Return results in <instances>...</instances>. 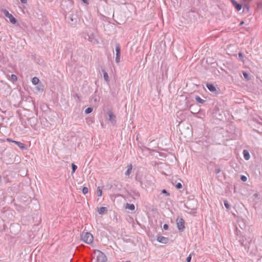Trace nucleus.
I'll list each match as a JSON object with an SVG mask.
<instances>
[{"label":"nucleus","instance_id":"1a4fd4ad","mask_svg":"<svg viewBox=\"0 0 262 262\" xmlns=\"http://www.w3.org/2000/svg\"><path fill=\"white\" fill-rule=\"evenodd\" d=\"M157 240L159 242V243H162V244H167L168 242V238L167 237H164V236H161V235H158L157 236Z\"/></svg>","mask_w":262,"mask_h":262},{"label":"nucleus","instance_id":"f8f14e48","mask_svg":"<svg viewBox=\"0 0 262 262\" xmlns=\"http://www.w3.org/2000/svg\"><path fill=\"white\" fill-rule=\"evenodd\" d=\"M15 144H16L21 149L25 150L27 149L25 144L20 142L15 141Z\"/></svg>","mask_w":262,"mask_h":262},{"label":"nucleus","instance_id":"ea45409f","mask_svg":"<svg viewBox=\"0 0 262 262\" xmlns=\"http://www.w3.org/2000/svg\"><path fill=\"white\" fill-rule=\"evenodd\" d=\"M140 184L142 185V182L141 181H139Z\"/></svg>","mask_w":262,"mask_h":262},{"label":"nucleus","instance_id":"e433bc0d","mask_svg":"<svg viewBox=\"0 0 262 262\" xmlns=\"http://www.w3.org/2000/svg\"><path fill=\"white\" fill-rule=\"evenodd\" d=\"M244 23H245L244 21H241V23H239V26H241L243 25V24H244Z\"/></svg>","mask_w":262,"mask_h":262},{"label":"nucleus","instance_id":"6e6552de","mask_svg":"<svg viewBox=\"0 0 262 262\" xmlns=\"http://www.w3.org/2000/svg\"><path fill=\"white\" fill-rule=\"evenodd\" d=\"M206 86L211 92H212L215 94L217 93V91L214 84L212 83H207Z\"/></svg>","mask_w":262,"mask_h":262},{"label":"nucleus","instance_id":"f03ea898","mask_svg":"<svg viewBox=\"0 0 262 262\" xmlns=\"http://www.w3.org/2000/svg\"><path fill=\"white\" fill-rule=\"evenodd\" d=\"M1 11L3 13L4 15L7 17V18H8L10 20V21L13 24H15L17 22V20L16 19H15V17H13V16L9 13V12L6 9H2Z\"/></svg>","mask_w":262,"mask_h":262},{"label":"nucleus","instance_id":"2eb2a0df","mask_svg":"<svg viewBox=\"0 0 262 262\" xmlns=\"http://www.w3.org/2000/svg\"><path fill=\"white\" fill-rule=\"evenodd\" d=\"M243 155H244V157L245 160H248L250 159V156L249 152H248V150H247L246 149L244 150Z\"/></svg>","mask_w":262,"mask_h":262},{"label":"nucleus","instance_id":"cd10ccee","mask_svg":"<svg viewBox=\"0 0 262 262\" xmlns=\"http://www.w3.org/2000/svg\"><path fill=\"white\" fill-rule=\"evenodd\" d=\"M240 179L243 182H246L247 180V177L244 175H241Z\"/></svg>","mask_w":262,"mask_h":262},{"label":"nucleus","instance_id":"9d476101","mask_svg":"<svg viewBox=\"0 0 262 262\" xmlns=\"http://www.w3.org/2000/svg\"><path fill=\"white\" fill-rule=\"evenodd\" d=\"M230 1L237 11L242 9V5L241 4L237 3L235 0H230Z\"/></svg>","mask_w":262,"mask_h":262},{"label":"nucleus","instance_id":"6ab92c4d","mask_svg":"<svg viewBox=\"0 0 262 262\" xmlns=\"http://www.w3.org/2000/svg\"><path fill=\"white\" fill-rule=\"evenodd\" d=\"M195 99L196 101L199 103L203 104L205 102V100L202 99L201 97H200L198 96H195Z\"/></svg>","mask_w":262,"mask_h":262},{"label":"nucleus","instance_id":"72a5a7b5","mask_svg":"<svg viewBox=\"0 0 262 262\" xmlns=\"http://www.w3.org/2000/svg\"><path fill=\"white\" fill-rule=\"evenodd\" d=\"M7 140L8 141V142H13L15 143V141L14 140H13L12 139H10V138H7Z\"/></svg>","mask_w":262,"mask_h":262},{"label":"nucleus","instance_id":"4be33fe9","mask_svg":"<svg viewBox=\"0 0 262 262\" xmlns=\"http://www.w3.org/2000/svg\"><path fill=\"white\" fill-rule=\"evenodd\" d=\"M224 204L225 206V207L228 209L229 210L230 209V205L228 202L227 200H225L224 201Z\"/></svg>","mask_w":262,"mask_h":262},{"label":"nucleus","instance_id":"393cba45","mask_svg":"<svg viewBox=\"0 0 262 262\" xmlns=\"http://www.w3.org/2000/svg\"><path fill=\"white\" fill-rule=\"evenodd\" d=\"M71 166H72V172L74 173L77 168V166L74 163H72Z\"/></svg>","mask_w":262,"mask_h":262},{"label":"nucleus","instance_id":"a211bd4d","mask_svg":"<svg viewBox=\"0 0 262 262\" xmlns=\"http://www.w3.org/2000/svg\"><path fill=\"white\" fill-rule=\"evenodd\" d=\"M132 170V165L131 164H130L129 165H128L127 169L125 171V174L126 176H128L130 174Z\"/></svg>","mask_w":262,"mask_h":262},{"label":"nucleus","instance_id":"58836bf2","mask_svg":"<svg viewBox=\"0 0 262 262\" xmlns=\"http://www.w3.org/2000/svg\"><path fill=\"white\" fill-rule=\"evenodd\" d=\"M70 20H71V21H73V18H72V17H71V18H70Z\"/></svg>","mask_w":262,"mask_h":262},{"label":"nucleus","instance_id":"20e7f679","mask_svg":"<svg viewBox=\"0 0 262 262\" xmlns=\"http://www.w3.org/2000/svg\"><path fill=\"white\" fill-rule=\"evenodd\" d=\"M115 50L116 52L115 61L117 63H119L120 59L121 49L118 43H116L115 45Z\"/></svg>","mask_w":262,"mask_h":262},{"label":"nucleus","instance_id":"ddd939ff","mask_svg":"<svg viewBox=\"0 0 262 262\" xmlns=\"http://www.w3.org/2000/svg\"><path fill=\"white\" fill-rule=\"evenodd\" d=\"M107 209L105 207H101L98 209V212L99 214H103L105 212H107Z\"/></svg>","mask_w":262,"mask_h":262},{"label":"nucleus","instance_id":"7ed1b4c3","mask_svg":"<svg viewBox=\"0 0 262 262\" xmlns=\"http://www.w3.org/2000/svg\"><path fill=\"white\" fill-rule=\"evenodd\" d=\"M185 221L182 218H178L177 220V225L180 231H183L185 228Z\"/></svg>","mask_w":262,"mask_h":262},{"label":"nucleus","instance_id":"dca6fc26","mask_svg":"<svg viewBox=\"0 0 262 262\" xmlns=\"http://www.w3.org/2000/svg\"><path fill=\"white\" fill-rule=\"evenodd\" d=\"M239 242H241V244L242 246L245 247L246 249H248V251L250 250V246H248L247 243H245V241L243 239H240Z\"/></svg>","mask_w":262,"mask_h":262},{"label":"nucleus","instance_id":"7c9ffc66","mask_svg":"<svg viewBox=\"0 0 262 262\" xmlns=\"http://www.w3.org/2000/svg\"><path fill=\"white\" fill-rule=\"evenodd\" d=\"M162 193H164V194H166L167 196H169L170 195L169 193L168 192L166 189H163L162 190Z\"/></svg>","mask_w":262,"mask_h":262},{"label":"nucleus","instance_id":"a19ab883","mask_svg":"<svg viewBox=\"0 0 262 262\" xmlns=\"http://www.w3.org/2000/svg\"><path fill=\"white\" fill-rule=\"evenodd\" d=\"M245 7H247V9H248V6H245Z\"/></svg>","mask_w":262,"mask_h":262},{"label":"nucleus","instance_id":"423d86ee","mask_svg":"<svg viewBox=\"0 0 262 262\" xmlns=\"http://www.w3.org/2000/svg\"><path fill=\"white\" fill-rule=\"evenodd\" d=\"M107 258L105 254L102 252L99 251L97 256V262H105Z\"/></svg>","mask_w":262,"mask_h":262},{"label":"nucleus","instance_id":"f704fd0d","mask_svg":"<svg viewBox=\"0 0 262 262\" xmlns=\"http://www.w3.org/2000/svg\"><path fill=\"white\" fill-rule=\"evenodd\" d=\"M215 171L216 173H219L220 172L221 169L220 168H216Z\"/></svg>","mask_w":262,"mask_h":262},{"label":"nucleus","instance_id":"f3484780","mask_svg":"<svg viewBox=\"0 0 262 262\" xmlns=\"http://www.w3.org/2000/svg\"><path fill=\"white\" fill-rule=\"evenodd\" d=\"M125 208L130 210H135V207L133 204L126 203Z\"/></svg>","mask_w":262,"mask_h":262},{"label":"nucleus","instance_id":"0eeeda50","mask_svg":"<svg viewBox=\"0 0 262 262\" xmlns=\"http://www.w3.org/2000/svg\"><path fill=\"white\" fill-rule=\"evenodd\" d=\"M85 38L93 44L98 43L93 33L88 34Z\"/></svg>","mask_w":262,"mask_h":262},{"label":"nucleus","instance_id":"b1692460","mask_svg":"<svg viewBox=\"0 0 262 262\" xmlns=\"http://www.w3.org/2000/svg\"><path fill=\"white\" fill-rule=\"evenodd\" d=\"M93 111V108L91 107H89L85 110V113L86 114H89L91 113Z\"/></svg>","mask_w":262,"mask_h":262},{"label":"nucleus","instance_id":"473e14b6","mask_svg":"<svg viewBox=\"0 0 262 262\" xmlns=\"http://www.w3.org/2000/svg\"><path fill=\"white\" fill-rule=\"evenodd\" d=\"M163 229L164 230H167L168 229V225L166 224H164Z\"/></svg>","mask_w":262,"mask_h":262},{"label":"nucleus","instance_id":"4468645a","mask_svg":"<svg viewBox=\"0 0 262 262\" xmlns=\"http://www.w3.org/2000/svg\"><path fill=\"white\" fill-rule=\"evenodd\" d=\"M101 71H102V72L103 73V78H104V80L107 82L108 81L109 77H108L107 72L105 71V69H103V68L101 69Z\"/></svg>","mask_w":262,"mask_h":262},{"label":"nucleus","instance_id":"39448f33","mask_svg":"<svg viewBox=\"0 0 262 262\" xmlns=\"http://www.w3.org/2000/svg\"><path fill=\"white\" fill-rule=\"evenodd\" d=\"M107 115L108 116V120L111 122V123L113 125L115 124L116 123V118L115 115L113 114V112L111 110L108 111L107 112Z\"/></svg>","mask_w":262,"mask_h":262},{"label":"nucleus","instance_id":"c9c22d12","mask_svg":"<svg viewBox=\"0 0 262 262\" xmlns=\"http://www.w3.org/2000/svg\"><path fill=\"white\" fill-rule=\"evenodd\" d=\"M20 1L21 2V3H23V4H26V3H27V0H20Z\"/></svg>","mask_w":262,"mask_h":262},{"label":"nucleus","instance_id":"9b49d317","mask_svg":"<svg viewBox=\"0 0 262 262\" xmlns=\"http://www.w3.org/2000/svg\"><path fill=\"white\" fill-rule=\"evenodd\" d=\"M190 203L191 202L190 201H188L187 202L186 204H185L184 206L187 209V210H186V211H192L195 209L194 207L191 206Z\"/></svg>","mask_w":262,"mask_h":262},{"label":"nucleus","instance_id":"5701e85b","mask_svg":"<svg viewBox=\"0 0 262 262\" xmlns=\"http://www.w3.org/2000/svg\"><path fill=\"white\" fill-rule=\"evenodd\" d=\"M102 190L100 187H98L97 189V194L98 196H101L102 195Z\"/></svg>","mask_w":262,"mask_h":262},{"label":"nucleus","instance_id":"4c0bfd02","mask_svg":"<svg viewBox=\"0 0 262 262\" xmlns=\"http://www.w3.org/2000/svg\"><path fill=\"white\" fill-rule=\"evenodd\" d=\"M251 242H252V241H251V240L248 242V243H249V244L250 245L251 244Z\"/></svg>","mask_w":262,"mask_h":262},{"label":"nucleus","instance_id":"412c9836","mask_svg":"<svg viewBox=\"0 0 262 262\" xmlns=\"http://www.w3.org/2000/svg\"><path fill=\"white\" fill-rule=\"evenodd\" d=\"M11 80L13 82H15L17 80V76L14 74H12L10 77Z\"/></svg>","mask_w":262,"mask_h":262},{"label":"nucleus","instance_id":"a878e982","mask_svg":"<svg viewBox=\"0 0 262 262\" xmlns=\"http://www.w3.org/2000/svg\"><path fill=\"white\" fill-rule=\"evenodd\" d=\"M82 193L84 194H86V193H88L89 192V189L88 187H83L82 189Z\"/></svg>","mask_w":262,"mask_h":262},{"label":"nucleus","instance_id":"f257e3e1","mask_svg":"<svg viewBox=\"0 0 262 262\" xmlns=\"http://www.w3.org/2000/svg\"><path fill=\"white\" fill-rule=\"evenodd\" d=\"M81 238L84 243L88 244H91L93 241V236L89 232H86L84 234L83 233L81 235Z\"/></svg>","mask_w":262,"mask_h":262},{"label":"nucleus","instance_id":"c756f323","mask_svg":"<svg viewBox=\"0 0 262 262\" xmlns=\"http://www.w3.org/2000/svg\"><path fill=\"white\" fill-rule=\"evenodd\" d=\"M238 57L239 58V59L242 61H243L244 60V56L243 55V53H238Z\"/></svg>","mask_w":262,"mask_h":262},{"label":"nucleus","instance_id":"c85d7f7f","mask_svg":"<svg viewBox=\"0 0 262 262\" xmlns=\"http://www.w3.org/2000/svg\"><path fill=\"white\" fill-rule=\"evenodd\" d=\"M176 187L179 189H181L182 188V185L181 183H178L176 185Z\"/></svg>","mask_w":262,"mask_h":262},{"label":"nucleus","instance_id":"2f4dec72","mask_svg":"<svg viewBox=\"0 0 262 262\" xmlns=\"http://www.w3.org/2000/svg\"><path fill=\"white\" fill-rule=\"evenodd\" d=\"M191 260V255L190 254L186 258V262H190Z\"/></svg>","mask_w":262,"mask_h":262},{"label":"nucleus","instance_id":"aec40b11","mask_svg":"<svg viewBox=\"0 0 262 262\" xmlns=\"http://www.w3.org/2000/svg\"><path fill=\"white\" fill-rule=\"evenodd\" d=\"M39 82V80L37 77H34L32 79V82L34 85L37 84Z\"/></svg>","mask_w":262,"mask_h":262},{"label":"nucleus","instance_id":"bb28decb","mask_svg":"<svg viewBox=\"0 0 262 262\" xmlns=\"http://www.w3.org/2000/svg\"><path fill=\"white\" fill-rule=\"evenodd\" d=\"M243 76H244V78L246 79H247V80H250V78H249V75H248V74L247 73H246L245 72H243Z\"/></svg>","mask_w":262,"mask_h":262}]
</instances>
